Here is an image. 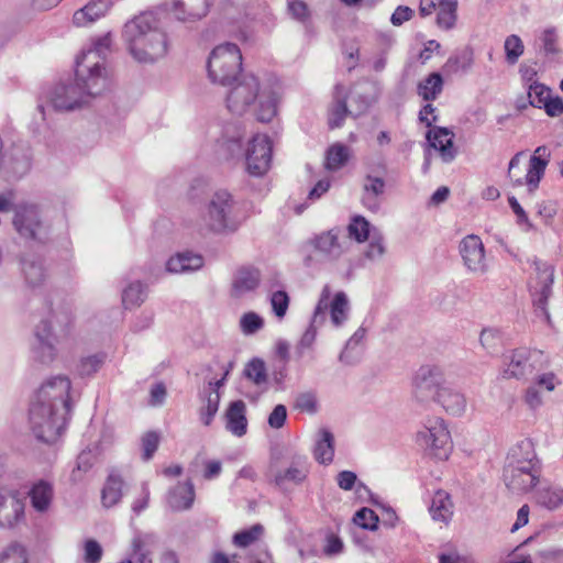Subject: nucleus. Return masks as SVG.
I'll return each mask as SVG.
<instances>
[{
  "label": "nucleus",
  "mask_w": 563,
  "mask_h": 563,
  "mask_svg": "<svg viewBox=\"0 0 563 563\" xmlns=\"http://www.w3.org/2000/svg\"><path fill=\"white\" fill-rule=\"evenodd\" d=\"M122 40L129 54L140 64H154L165 58L170 48V38L154 11L129 20L123 26Z\"/></svg>",
  "instance_id": "nucleus-1"
},
{
  "label": "nucleus",
  "mask_w": 563,
  "mask_h": 563,
  "mask_svg": "<svg viewBox=\"0 0 563 563\" xmlns=\"http://www.w3.org/2000/svg\"><path fill=\"white\" fill-rule=\"evenodd\" d=\"M236 84L227 97L228 109L234 114H243L253 102L258 99L256 118L261 122H269L277 113V97L275 92L263 90L260 92V82L254 75H244L238 78Z\"/></svg>",
  "instance_id": "nucleus-2"
},
{
  "label": "nucleus",
  "mask_w": 563,
  "mask_h": 563,
  "mask_svg": "<svg viewBox=\"0 0 563 563\" xmlns=\"http://www.w3.org/2000/svg\"><path fill=\"white\" fill-rule=\"evenodd\" d=\"M47 317L35 327L37 345L34 349L35 358L41 363H49L55 358V345L68 336L73 316L68 307L60 306L57 310L47 308Z\"/></svg>",
  "instance_id": "nucleus-3"
},
{
  "label": "nucleus",
  "mask_w": 563,
  "mask_h": 563,
  "mask_svg": "<svg viewBox=\"0 0 563 563\" xmlns=\"http://www.w3.org/2000/svg\"><path fill=\"white\" fill-rule=\"evenodd\" d=\"M11 223L18 236L27 244L43 245L51 239L52 223L38 202H16Z\"/></svg>",
  "instance_id": "nucleus-4"
},
{
  "label": "nucleus",
  "mask_w": 563,
  "mask_h": 563,
  "mask_svg": "<svg viewBox=\"0 0 563 563\" xmlns=\"http://www.w3.org/2000/svg\"><path fill=\"white\" fill-rule=\"evenodd\" d=\"M112 43L111 34L99 37L93 47L84 52L76 59V74L78 80L89 87V92L101 93L108 88L109 78L104 66V55Z\"/></svg>",
  "instance_id": "nucleus-5"
},
{
  "label": "nucleus",
  "mask_w": 563,
  "mask_h": 563,
  "mask_svg": "<svg viewBox=\"0 0 563 563\" xmlns=\"http://www.w3.org/2000/svg\"><path fill=\"white\" fill-rule=\"evenodd\" d=\"M29 422L34 437L38 441L53 444L66 428L67 413L55 410L49 404L32 400Z\"/></svg>",
  "instance_id": "nucleus-6"
},
{
  "label": "nucleus",
  "mask_w": 563,
  "mask_h": 563,
  "mask_svg": "<svg viewBox=\"0 0 563 563\" xmlns=\"http://www.w3.org/2000/svg\"><path fill=\"white\" fill-rule=\"evenodd\" d=\"M242 54L236 44L224 43L212 49L207 63L208 76L214 84L231 86L238 80Z\"/></svg>",
  "instance_id": "nucleus-7"
},
{
  "label": "nucleus",
  "mask_w": 563,
  "mask_h": 563,
  "mask_svg": "<svg viewBox=\"0 0 563 563\" xmlns=\"http://www.w3.org/2000/svg\"><path fill=\"white\" fill-rule=\"evenodd\" d=\"M201 225L214 233L233 232L238 229L239 223L233 218V199L227 190H219L212 195L202 214Z\"/></svg>",
  "instance_id": "nucleus-8"
},
{
  "label": "nucleus",
  "mask_w": 563,
  "mask_h": 563,
  "mask_svg": "<svg viewBox=\"0 0 563 563\" xmlns=\"http://www.w3.org/2000/svg\"><path fill=\"white\" fill-rule=\"evenodd\" d=\"M99 93L89 92L87 84L78 80L75 73V80L59 81L47 93V99L56 111H74L87 104L91 97Z\"/></svg>",
  "instance_id": "nucleus-9"
},
{
  "label": "nucleus",
  "mask_w": 563,
  "mask_h": 563,
  "mask_svg": "<svg viewBox=\"0 0 563 563\" xmlns=\"http://www.w3.org/2000/svg\"><path fill=\"white\" fill-rule=\"evenodd\" d=\"M522 156L523 152H518L511 157L508 165V178L511 180L512 186L520 187L527 185L529 192H533L539 187L544 176L551 154L547 146H538L529 159V166L525 177L517 175L515 172L520 165Z\"/></svg>",
  "instance_id": "nucleus-10"
},
{
  "label": "nucleus",
  "mask_w": 563,
  "mask_h": 563,
  "mask_svg": "<svg viewBox=\"0 0 563 563\" xmlns=\"http://www.w3.org/2000/svg\"><path fill=\"white\" fill-rule=\"evenodd\" d=\"M417 443L431 456L446 460L452 451L451 435L444 420L439 417L427 419L417 433Z\"/></svg>",
  "instance_id": "nucleus-11"
},
{
  "label": "nucleus",
  "mask_w": 563,
  "mask_h": 563,
  "mask_svg": "<svg viewBox=\"0 0 563 563\" xmlns=\"http://www.w3.org/2000/svg\"><path fill=\"white\" fill-rule=\"evenodd\" d=\"M309 244L324 261L330 263L339 262L349 253L352 245L344 231L339 227L313 235L309 240Z\"/></svg>",
  "instance_id": "nucleus-12"
},
{
  "label": "nucleus",
  "mask_w": 563,
  "mask_h": 563,
  "mask_svg": "<svg viewBox=\"0 0 563 563\" xmlns=\"http://www.w3.org/2000/svg\"><path fill=\"white\" fill-rule=\"evenodd\" d=\"M442 387H445L442 371L438 366H421L413 377L412 395L420 404L438 401Z\"/></svg>",
  "instance_id": "nucleus-13"
},
{
  "label": "nucleus",
  "mask_w": 563,
  "mask_h": 563,
  "mask_svg": "<svg viewBox=\"0 0 563 563\" xmlns=\"http://www.w3.org/2000/svg\"><path fill=\"white\" fill-rule=\"evenodd\" d=\"M70 380L66 376H55L46 380L37 390L34 401L52 405L55 410L69 413Z\"/></svg>",
  "instance_id": "nucleus-14"
},
{
  "label": "nucleus",
  "mask_w": 563,
  "mask_h": 563,
  "mask_svg": "<svg viewBox=\"0 0 563 563\" xmlns=\"http://www.w3.org/2000/svg\"><path fill=\"white\" fill-rule=\"evenodd\" d=\"M246 170L252 176H263L272 162V143L267 135L256 134L249 143L245 153Z\"/></svg>",
  "instance_id": "nucleus-15"
},
{
  "label": "nucleus",
  "mask_w": 563,
  "mask_h": 563,
  "mask_svg": "<svg viewBox=\"0 0 563 563\" xmlns=\"http://www.w3.org/2000/svg\"><path fill=\"white\" fill-rule=\"evenodd\" d=\"M459 251L466 269L477 276L488 272V263L483 241L478 235L470 234L462 239Z\"/></svg>",
  "instance_id": "nucleus-16"
},
{
  "label": "nucleus",
  "mask_w": 563,
  "mask_h": 563,
  "mask_svg": "<svg viewBox=\"0 0 563 563\" xmlns=\"http://www.w3.org/2000/svg\"><path fill=\"white\" fill-rule=\"evenodd\" d=\"M542 357V352L531 351L526 347L516 349L507 357L508 362L503 372L505 378H528L538 368L537 363Z\"/></svg>",
  "instance_id": "nucleus-17"
},
{
  "label": "nucleus",
  "mask_w": 563,
  "mask_h": 563,
  "mask_svg": "<svg viewBox=\"0 0 563 563\" xmlns=\"http://www.w3.org/2000/svg\"><path fill=\"white\" fill-rule=\"evenodd\" d=\"M23 520V500L15 493L0 490V529H12Z\"/></svg>",
  "instance_id": "nucleus-18"
},
{
  "label": "nucleus",
  "mask_w": 563,
  "mask_h": 563,
  "mask_svg": "<svg viewBox=\"0 0 563 563\" xmlns=\"http://www.w3.org/2000/svg\"><path fill=\"white\" fill-rule=\"evenodd\" d=\"M426 139L428 150H435L443 163H451L456 157L457 150L453 143L454 133L450 129L433 126L427 132Z\"/></svg>",
  "instance_id": "nucleus-19"
},
{
  "label": "nucleus",
  "mask_w": 563,
  "mask_h": 563,
  "mask_svg": "<svg viewBox=\"0 0 563 563\" xmlns=\"http://www.w3.org/2000/svg\"><path fill=\"white\" fill-rule=\"evenodd\" d=\"M540 290L533 294L534 313L538 318L551 325V316L548 310V300L552 295V285L554 280L553 268L547 266L539 273Z\"/></svg>",
  "instance_id": "nucleus-20"
},
{
  "label": "nucleus",
  "mask_w": 563,
  "mask_h": 563,
  "mask_svg": "<svg viewBox=\"0 0 563 563\" xmlns=\"http://www.w3.org/2000/svg\"><path fill=\"white\" fill-rule=\"evenodd\" d=\"M158 545V537L154 532L134 533L131 541L132 555L137 563H153V554Z\"/></svg>",
  "instance_id": "nucleus-21"
},
{
  "label": "nucleus",
  "mask_w": 563,
  "mask_h": 563,
  "mask_svg": "<svg viewBox=\"0 0 563 563\" xmlns=\"http://www.w3.org/2000/svg\"><path fill=\"white\" fill-rule=\"evenodd\" d=\"M261 283V272L255 267L243 266L234 273L231 294L233 297H242L254 291Z\"/></svg>",
  "instance_id": "nucleus-22"
},
{
  "label": "nucleus",
  "mask_w": 563,
  "mask_h": 563,
  "mask_svg": "<svg viewBox=\"0 0 563 563\" xmlns=\"http://www.w3.org/2000/svg\"><path fill=\"white\" fill-rule=\"evenodd\" d=\"M195 500V487L191 481L178 483L167 495V504L173 511L191 508Z\"/></svg>",
  "instance_id": "nucleus-23"
},
{
  "label": "nucleus",
  "mask_w": 563,
  "mask_h": 563,
  "mask_svg": "<svg viewBox=\"0 0 563 563\" xmlns=\"http://www.w3.org/2000/svg\"><path fill=\"white\" fill-rule=\"evenodd\" d=\"M246 406L243 400L232 401L225 413V428L232 434L242 437L247 431Z\"/></svg>",
  "instance_id": "nucleus-24"
},
{
  "label": "nucleus",
  "mask_w": 563,
  "mask_h": 563,
  "mask_svg": "<svg viewBox=\"0 0 563 563\" xmlns=\"http://www.w3.org/2000/svg\"><path fill=\"white\" fill-rule=\"evenodd\" d=\"M347 96L341 84L335 85L333 92V102L329 109L328 124L330 129L342 126L345 118L352 114L346 104Z\"/></svg>",
  "instance_id": "nucleus-25"
},
{
  "label": "nucleus",
  "mask_w": 563,
  "mask_h": 563,
  "mask_svg": "<svg viewBox=\"0 0 563 563\" xmlns=\"http://www.w3.org/2000/svg\"><path fill=\"white\" fill-rule=\"evenodd\" d=\"M212 0H202L200 5L190 4L186 8V4L181 0L173 1V11L176 20L184 23H194L202 18L207 16L210 11Z\"/></svg>",
  "instance_id": "nucleus-26"
},
{
  "label": "nucleus",
  "mask_w": 563,
  "mask_h": 563,
  "mask_svg": "<svg viewBox=\"0 0 563 563\" xmlns=\"http://www.w3.org/2000/svg\"><path fill=\"white\" fill-rule=\"evenodd\" d=\"M313 456L316 461L323 465H329L334 457V435L327 429L321 428L314 441Z\"/></svg>",
  "instance_id": "nucleus-27"
},
{
  "label": "nucleus",
  "mask_w": 563,
  "mask_h": 563,
  "mask_svg": "<svg viewBox=\"0 0 563 563\" xmlns=\"http://www.w3.org/2000/svg\"><path fill=\"white\" fill-rule=\"evenodd\" d=\"M29 496L32 507L38 512H45L48 510L54 498L53 484L48 481L40 479L33 484Z\"/></svg>",
  "instance_id": "nucleus-28"
},
{
  "label": "nucleus",
  "mask_w": 563,
  "mask_h": 563,
  "mask_svg": "<svg viewBox=\"0 0 563 563\" xmlns=\"http://www.w3.org/2000/svg\"><path fill=\"white\" fill-rule=\"evenodd\" d=\"M385 191V181L380 177H373L368 175L366 183L363 186L362 203L363 206L373 211H378L380 207V196Z\"/></svg>",
  "instance_id": "nucleus-29"
},
{
  "label": "nucleus",
  "mask_w": 563,
  "mask_h": 563,
  "mask_svg": "<svg viewBox=\"0 0 563 563\" xmlns=\"http://www.w3.org/2000/svg\"><path fill=\"white\" fill-rule=\"evenodd\" d=\"M438 402L452 416H461L466 409L465 396L449 385L440 389Z\"/></svg>",
  "instance_id": "nucleus-30"
},
{
  "label": "nucleus",
  "mask_w": 563,
  "mask_h": 563,
  "mask_svg": "<svg viewBox=\"0 0 563 563\" xmlns=\"http://www.w3.org/2000/svg\"><path fill=\"white\" fill-rule=\"evenodd\" d=\"M429 511L433 520L448 523L453 515V503L449 493L442 489L435 492Z\"/></svg>",
  "instance_id": "nucleus-31"
},
{
  "label": "nucleus",
  "mask_w": 563,
  "mask_h": 563,
  "mask_svg": "<svg viewBox=\"0 0 563 563\" xmlns=\"http://www.w3.org/2000/svg\"><path fill=\"white\" fill-rule=\"evenodd\" d=\"M243 374L260 390V395L268 390V374L266 364L262 358L254 357L246 363Z\"/></svg>",
  "instance_id": "nucleus-32"
},
{
  "label": "nucleus",
  "mask_w": 563,
  "mask_h": 563,
  "mask_svg": "<svg viewBox=\"0 0 563 563\" xmlns=\"http://www.w3.org/2000/svg\"><path fill=\"white\" fill-rule=\"evenodd\" d=\"M202 265L203 258L201 255L185 252L170 257L166 263V269L170 273H190L201 268Z\"/></svg>",
  "instance_id": "nucleus-33"
},
{
  "label": "nucleus",
  "mask_w": 563,
  "mask_h": 563,
  "mask_svg": "<svg viewBox=\"0 0 563 563\" xmlns=\"http://www.w3.org/2000/svg\"><path fill=\"white\" fill-rule=\"evenodd\" d=\"M123 477L117 470H112L107 477L101 492V500L104 507L117 505L122 498Z\"/></svg>",
  "instance_id": "nucleus-34"
},
{
  "label": "nucleus",
  "mask_w": 563,
  "mask_h": 563,
  "mask_svg": "<svg viewBox=\"0 0 563 563\" xmlns=\"http://www.w3.org/2000/svg\"><path fill=\"white\" fill-rule=\"evenodd\" d=\"M503 476L506 486L516 493H525L532 489L540 478L534 474L514 472L512 468H504Z\"/></svg>",
  "instance_id": "nucleus-35"
},
{
  "label": "nucleus",
  "mask_w": 563,
  "mask_h": 563,
  "mask_svg": "<svg viewBox=\"0 0 563 563\" xmlns=\"http://www.w3.org/2000/svg\"><path fill=\"white\" fill-rule=\"evenodd\" d=\"M108 10L106 1H89L84 8L74 13L73 23L78 27L87 26L103 16Z\"/></svg>",
  "instance_id": "nucleus-36"
},
{
  "label": "nucleus",
  "mask_w": 563,
  "mask_h": 563,
  "mask_svg": "<svg viewBox=\"0 0 563 563\" xmlns=\"http://www.w3.org/2000/svg\"><path fill=\"white\" fill-rule=\"evenodd\" d=\"M506 463L540 464L534 444L530 439H523L512 446Z\"/></svg>",
  "instance_id": "nucleus-37"
},
{
  "label": "nucleus",
  "mask_w": 563,
  "mask_h": 563,
  "mask_svg": "<svg viewBox=\"0 0 563 563\" xmlns=\"http://www.w3.org/2000/svg\"><path fill=\"white\" fill-rule=\"evenodd\" d=\"M198 398L201 402L199 408L200 421L208 427L219 410L221 395L220 393L199 390Z\"/></svg>",
  "instance_id": "nucleus-38"
},
{
  "label": "nucleus",
  "mask_w": 563,
  "mask_h": 563,
  "mask_svg": "<svg viewBox=\"0 0 563 563\" xmlns=\"http://www.w3.org/2000/svg\"><path fill=\"white\" fill-rule=\"evenodd\" d=\"M307 457L296 454L292 457V465L289 466L285 473L276 475L275 482L277 485H282L286 481L301 483L307 477Z\"/></svg>",
  "instance_id": "nucleus-39"
},
{
  "label": "nucleus",
  "mask_w": 563,
  "mask_h": 563,
  "mask_svg": "<svg viewBox=\"0 0 563 563\" xmlns=\"http://www.w3.org/2000/svg\"><path fill=\"white\" fill-rule=\"evenodd\" d=\"M443 89V79L439 73H431L424 80L418 84V95L426 101H433Z\"/></svg>",
  "instance_id": "nucleus-40"
},
{
  "label": "nucleus",
  "mask_w": 563,
  "mask_h": 563,
  "mask_svg": "<svg viewBox=\"0 0 563 563\" xmlns=\"http://www.w3.org/2000/svg\"><path fill=\"white\" fill-rule=\"evenodd\" d=\"M457 0H441L437 15V24L443 30H451L456 22Z\"/></svg>",
  "instance_id": "nucleus-41"
},
{
  "label": "nucleus",
  "mask_w": 563,
  "mask_h": 563,
  "mask_svg": "<svg viewBox=\"0 0 563 563\" xmlns=\"http://www.w3.org/2000/svg\"><path fill=\"white\" fill-rule=\"evenodd\" d=\"M21 265L24 278L30 286L35 287L44 280L45 269L40 260L25 257Z\"/></svg>",
  "instance_id": "nucleus-42"
},
{
  "label": "nucleus",
  "mask_w": 563,
  "mask_h": 563,
  "mask_svg": "<svg viewBox=\"0 0 563 563\" xmlns=\"http://www.w3.org/2000/svg\"><path fill=\"white\" fill-rule=\"evenodd\" d=\"M349 159V147L335 143L327 151L324 167L328 170L335 172L343 167Z\"/></svg>",
  "instance_id": "nucleus-43"
},
{
  "label": "nucleus",
  "mask_w": 563,
  "mask_h": 563,
  "mask_svg": "<svg viewBox=\"0 0 563 563\" xmlns=\"http://www.w3.org/2000/svg\"><path fill=\"white\" fill-rule=\"evenodd\" d=\"M349 299L345 292L339 291L335 294L331 306H330V317L331 322L335 327H340L344 323L349 316Z\"/></svg>",
  "instance_id": "nucleus-44"
},
{
  "label": "nucleus",
  "mask_w": 563,
  "mask_h": 563,
  "mask_svg": "<svg viewBox=\"0 0 563 563\" xmlns=\"http://www.w3.org/2000/svg\"><path fill=\"white\" fill-rule=\"evenodd\" d=\"M347 239L352 238L358 243H363L372 235L371 223L362 216H355L347 225Z\"/></svg>",
  "instance_id": "nucleus-45"
},
{
  "label": "nucleus",
  "mask_w": 563,
  "mask_h": 563,
  "mask_svg": "<svg viewBox=\"0 0 563 563\" xmlns=\"http://www.w3.org/2000/svg\"><path fill=\"white\" fill-rule=\"evenodd\" d=\"M538 504L553 510L563 505V489L559 487L542 488L537 493Z\"/></svg>",
  "instance_id": "nucleus-46"
},
{
  "label": "nucleus",
  "mask_w": 563,
  "mask_h": 563,
  "mask_svg": "<svg viewBox=\"0 0 563 563\" xmlns=\"http://www.w3.org/2000/svg\"><path fill=\"white\" fill-rule=\"evenodd\" d=\"M145 298L146 289L140 282L130 284L122 291V302L125 308L137 307Z\"/></svg>",
  "instance_id": "nucleus-47"
},
{
  "label": "nucleus",
  "mask_w": 563,
  "mask_h": 563,
  "mask_svg": "<svg viewBox=\"0 0 563 563\" xmlns=\"http://www.w3.org/2000/svg\"><path fill=\"white\" fill-rule=\"evenodd\" d=\"M473 64V51L468 47L461 52L452 55L446 60L444 67L451 73H457L460 70L466 71Z\"/></svg>",
  "instance_id": "nucleus-48"
},
{
  "label": "nucleus",
  "mask_w": 563,
  "mask_h": 563,
  "mask_svg": "<svg viewBox=\"0 0 563 563\" xmlns=\"http://www.w3.org/2000/svg\"><path fill=\"white\" fill-rule=\"evenodd\" d=\"M504 48L506 60L510 65L516 64L525 52L523 43L521 38L516 34H511L506 37Z\"/></svg>",
  "instance_id": "nucleus-49"
},
{
  "label": "nucleus",
  "mask_w": 563,
  "mask_h": 563,
  "mask_svg": "<svg viewBox=\"0 0 563 563\" xmlns=\"http://www.w3.org/2000/svg\"><path fill=\"white\" fill-rule=\"evenodd\" d=\"M529 102L532 107L541 109L551 97V90L540 82H532L528 90Z\"/></svg>",
  "instance_id": "nucleus-50"
},
{
  "label": "nucleus",
  "mask_w": 563,
  "mask_h": 563,
  "mask_svg": "<svg viewBox=\"0 0 563 563\" xmlns=\"http://www.w3.org/2000/svg\"><path fill=\"white\" fill-rule=\"evenodd\" d=\"M0 563H27V553L19 543H11L0 553Z\"/></svg>",
  "instance_id": "nucleus-51"
},
{
  "label": "nucleus",
  "mask_w": 563,
  "mask_h": 563,
  "mask_svg": "<svg viewBox=\"0 0 563 563\" xmlns=\"http://www.w3.org/2000/svg\"><path fill=\"white\" fill-rule=\"evenodd\" d=\"M479 342L488 354H495L501 346V336L495 329H484L481 332Z\"/></svg>",
  "instance_id": "nucleus-52"
},
{
  "label": "nucleus",
  "mask_w": 563,
  "mask_h": 563,
  "mask_svg": "<svg viewBox=\"0 0 563 563\" xmlns=\"http://www.w3.org/2000/svg\"><path fill=\"white\" fill-rule=\"evenodd\" d=\"M353 521L363 529L374 531L377 529L379 519L374 510L363 507L356 511Z\"/></svg>",
  "instance_id": "nucleus-53"
},
{
  "label": "nucleus",
  "mask_w": 563,
  "mask_h": 563,
  "mask_svg": "<svg viewBox=\"0 0 563 563\" xmlns=\"http://www.w3.org/2000/svg\"><path fill=\"white\" fill-rule=\"evenodd\" d=\"M371 241L364 256L369 261L380 258L385 253L384 238L379 231L373 229Z\"/></svg>",
  "instance_id": "nucleus-54"
},
{
  "label": "nucleus",
  "mask_w": 563,
  "mask_h": 563,
  "mask_svg": "<svg viewBox=\"0 0 563 563\" xmlns=\"http://www.w3.org/2000/svg\"><path fill=\"white\" fill-rule=\"evenodd\" d=\"M263 532L261 525H254L247 530L240 531L234 534L233 542L236 547L246 548L254 543Z\"/></svg>",
  "instance_id": "nucleus-55"
},
{
  "label": "nucleus",
  "mask_w": 563,
  "mask_h": 563,
  "mask_svg": "<svg viewBox=\"0 0 563 563\" xmlns=\"http://www.w3.org/2000/svg\"><path fill=\"white\" fill-rule=\"evenodd\" d=\"M273 312L279 319L284 318L289 307V296L285 290H276L272 292L269 298Z\"/></svg>",
  "instance_id": "nucleus-56"
},
{
  "label": "nucleus",
  "mask_w": 563,
  "mask_h": 563,
  "mask_svg": "<svg viewBox=\"0 0 563 563\" xmlns=\"http://www.w3.org/2000/svg\"><path fill=\"white\" fill-rule=\"evenodd\" d=\"M159 444V434L156 431H147L141 438L142 457L150 461L156 452Z\"/></svg>",
  "instance_id": "nucleus-57"
},
{
  "label": "nucleus",
  "mask_w": 563,
  "mask_h": 563,
  "mask_svg": "<svg viewBox=\"0 0 563 563\" xmlns=\"http://www.w3.org/2000/svg\"><path fill=\"white\" fill-rule=\"evenodd\" d=\"M322 322H313V318L311 319L310 325L302 334L300 341L296 346V355L298 358H301L305 351L310 349L317 338V324H321Z\"/></svg>",
  "instance_id": "nucleus-58"
},
{
  "label": "nucleus",
  "mask_w": 563,
  "mask_h": 563,
  "mask_svg": "<svg viewBox=\"0 0 563 563\" xmlns=\"http://www.w3.org/2000/svg\"><path fill=\"white\" fill-rule=\"evenodd\" d=\"M287 9L292 19L306 23L310 19V11L302 0H287Z\"/></svg>",
  "instance_id": "nucleus-59"
},
{
  "label": "nucleus",
  "mask_w": 563,
  "mask_h": 563,
  "mask_svg": "<svg viewBox=\"0 0 563 563\" xmlns=\"http://www.w3.org/2000/svg\"><path fill=\"white\" fill-rule=\"evenodd\" d=\"M103 355L95 354L87 357L81 358L78 365V373L81 376H90L95 374L103 363Z\"/></svg>",
  "instance_id": "nucleus-60"
},
{
  "label": "nucleus",
  "mask_w": 563,
  "mask_h": 563,
  "mask_svg": "<svg viewBox=\"0 0 563 563\" xmlns=\"http://www.w3.org/2000/svg\"><path fill=\"white\" fill-rule=\"evenodd\" d=\"M241 329L245 334H253L263 328V319L255 312L244 313L240 321Z\"/></svg>",
  "instance_id": "nucleus-61"
},
{
  "label": "nucleus",
  "mask_w": 563,
  "mask_h": 563,
  "mask_svg": "<svg viewBox=\"0 0 563 563\" xmlns=\"http://www.w3.org/2000/svg\"><path fill=\"white\" fill-rule=\"evenodd\" d=\"M366 330L364 328H358L354 334L347 340L343 351L341 352L339 360L345 364H351L352 361L349 355V350L353 349L355 345L361 343L365 338Z\"/></svg>",
  "instance_id": "nucleus-62"
},
{
  "label": "nucleus",
  "mask_w": 563,
  "mask_h": 563,
  "mask_svg": "<svg viewBox=\"0 0 563 563\" xmlns=\"http://www.w3.org/2000/svg\"><path fill=\"white\" fill-rule=\"evenodd\" d=\"M102 556V548L95 540H87L85 543V562L98 563Z\"/></svg>",
  "instance_id": "nucleus-63"
},
{
  "label": "nucleus",
  "mask_w": 563,
  "mask_h": 563,
  "mask_svg": "<svg viewBox=\"0 0 563 563\" xmlns=\"http://www.w3.org/2000/svg\"><path fill=\"white\" fill-rule=\"evenodd\" d=\"M523 401L531 410H537L543 405V399L536 386H529L523 394Z\"/></svg>",
  "instance_id": "nucleus-64"
}]
</instances>
